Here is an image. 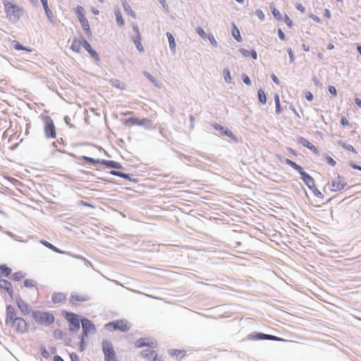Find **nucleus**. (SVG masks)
Masks as SVG:
<instances>
[{
    "label": "nucleus",
    "mask_w": 361,
    "mask_h": 361,
    "mask_svg": "<svg viewBox=\"0 0 361 361\" xmlns=\"http://www.w3.org/2000/svg\"><path fill=\"white\" fill-rule=\"evenodd\" d=\"M54 361H64L60 356L56 355L54 357Z\"/></svg>",
    "instance_id": "nucleus-64"
},
{
    "label": "nucleus",
    "mask_w": 361,
    "mask_h": 361,
    "mask_svg": "<svg viewBox=\"0 0 361 361\" xmlns=\"http://www.w3.org/2000/svg\"><path fill=\"white\" fill-rule=\"evenodd\" d=\"M341 146L345 148V149L348 150V151H350L353 153H357V151L355 150V149L353 147V145H349V144H345V143H342L341 144Z\"/></svg>",
    "instance_id": "nucleus-41"
},
{
    "label": "nucleus",
    "mask_w": 361,
    "mask_h": 361,
    "mask_svg": "<svg viewBox=\"0 0 361 361\" xmlns=\"http://www.w3.org/2000/svg\"><path fill=\"white\" fill-rule=\"evenodd\" d=\"M346 185L347 183L345 178L341 176H338L332 180L329 188L333 192H337L343 190Z\"/></svg>",
    "instance_id": "nucleus-9"
},
{
    "label": "nucleus",
    "mask_w": 361,
    "mask_h": 361,
    "mask_svg": "<svg viewBox=\"0 0 361 361\" xmlns=\"http://www.w3.org/2000/svg\"><path fill=\"white\" fill-rule=\"evenodd\" d=\"M50 250L56 252H58V253H63V251L60 250L59 248H57L56 247H55L54 245H51L50 247H49Z\"/></svg>",
    "instance_id": "nucleus-55"
},
{
    "label": "nucleus",
    "mask_w": 361,
    "mask_h": 361,
    "mask_svg": "<svg viewBox=\"0 0 361 361\" xmlns=\"http://www.w3.org/2000/svg\"><path fill=\"white\" fill-rule=\"evenodd\" d=\"M172 355L177 357H183L185 355V351L183 350H175Z\"/></svg>",
    "instance_id": "nucleus-37"
},
{
    "label": "nucleus",
    "mask_w": 361,
    "mask_h": 361,
    "mask_svg": "<svg viewBox=\"0 0 361 361\" xmlns=\"http://www.w3.org/2000/svg\"><path fill=\"white\" fill-rule=\"evenodd\" d=\"M14 43V48L16 49V50H24V51H28V52H30L31 51V49H27L26 47L22 46L19 42H18L17 41H14L13 42Z\"/></svg>",
    "instance_id": "nucleus-35"
},
{
    "label": "nucleus",
    "mask_w": 361,
    "mask_h": 361,
    "mask_svg": "<svg viewBox=\"0 0 361 361\" xmlns=\"http://www.w3.org/2000/svg\"><path fill=\"white\" fill-rule=\"evenodd\" d=\"M285 162L288 165L291 166L293 169L299 172V173L301 176L302 180L310 189H312L315 186V182L314 178L307 173L305 172L303 169L300 166L298 165L296 163H295L294 161H291L289 159H286Z\"/></svg>",
    "instance_id": "nucleus-4"
},
{
    "label": "nucleus",
    "mask_w": 361,
    "mask_h": 361,
    "mask_svg": "<svg viewBox=\"0 0 361 361\" xmlns=\"http://www.w3.org/2000/svg\"><path fill=\"white\" fill-rule=\"evenodd\" d=\"M84 48L85 49V50L88 52L90 51H91V49H92L91 45L90 44L89 42H87V41L85 40L84 41Z\"/></svg>",
    "instance_id": "nucleus-50"
},
{
    "label": "nucleus",
    "mask_w": 361,
    "mask_h": 361,
    "mask_svg": "<svg viewBox=\"0 0 361 361\" xmlns=\"http://www.w3.org/2000/svg\"><path fill=\"white\" fill-rule=\"evenodd\" d=\"M324 16L327 18H331V12H330V11L329 9H325Z\"/></svg>",
    "instance_id": "nucleus-62"
},
{
    "label": "nucleus",
    "mask_w": 361,
    "mask_h": 361,
    "mask_svg": "<svg viewBox=\"0 0 361 361\" xmlns=\"http://www.w3.org/2000/svg\"><path fill=\"white\" fill-rule=\"evenodd\" d=\"M17 305L23 314H27L30 311L29 305L22 299H18L16 301Z\"/></svg>",
    "instance_id": "nucleus-21"
},
{
    "label": "nucleus",
    "mask_w": 361,
    "mask_h": 361,
    "mask_svg": "<svg viewBox=\"0 0 361 361\" xmlns=\"http://www.w3.org/2000/svg\"><path fill=\"white\" fill-rule=\"evenodd\" d=\"M341 123L343 126H346L349 125V122L345 116L341 117Z\"/></svg>",
    "instance_id": "nucleus-51"
},
{
    "label": "nucleus",
    "mask_w": 361,
    "mask_h": 361,
    "mask_svg": "<svg viewBox=\"0 0 361 361\" xmlns=\"http://www.w3.org/2000/svg\"><path fill=\"white\" fill-rule=\"evenodd\" d=\"M50 250L56 252H58V253H63V251L60 250L59 248H57L56 247H55L54 245H51L50 247H49Z\"/></svg>",
    "instance_id": "nucleus-54"
},
{
    "label": "nucleus",
    "mask_w": 361,
    "mask_h": 361,
    "mask_svg": "<svg viewBox=\"0 0 361 361\" xmlns=\"http://www.w3.org/2000/svg\"><path fill=\"white\" fill-rule=\"evenodd\" d=\"M70 357H71V361H80L79 357L75 353H71Z\"/></svg>",
    "instance_id": "nucleus-48"
},
{
    "label": "nucleus",
    "mask_w": 361,
    "mask_h": 361,
    "mask_svg": "<svg viewBox=\"0 0 361 361\" xmlns=\"http://www.w3.org/2000/svg\"><path fill=\"white\" fill-rule=\"evenodd\" d=\"M305 97L308 101H312L313 99V94L309 92L306 94Z\"/></svg>",
    "instance_id": "nucleus-58"
},
{
    "label": "nucleus",
    "mask_w": 361,
    "mask_h": 361,
    "mask_svg": "<svg viewBox=\"0 0 361 361\" xmlns=\"http://www.w3.org/2000/svg\"><path fill=\"white\" fill-rule=\"evenodd\" d=\"M88 53L93 59H94L97 61H99V56L95 50L92 49H91V51H88Z\"/></svg>",
    "instance_id": "nucleus-42"
},
{
    "label": "nucleus",
    "mask_w": 361,
    "mask_h": 361,
    "mask_svg": "<svg viewBox=\"0 0 361 361\" xmlns=\"http://www.w3.org/2000/svg\"><path fill=\"white\" fill-rule=\"evenodd\" d=\"M151 123L150 120L147 118H142L140 119L138 118L135 117H131L128 119H126L124 121V124L126 125H130V126H145V125H149Z\"/></svg>",
    "instance_id": "nucleus-13"
},
{
    "label": "nucleus",
    "mask_w": 361,
    "mask_h": 361,
    "mask_svg": "<svg viewBox=\"0 0 361 361\" xmlns=\"http://www.w3.org/2000/svg\"><path fill=\"white\" fill-rule=\"evenodd\" d=\"M40 242H41L42 244H43L44 246H46L48 248L51 245V243H49L48 241H46V240H41Z\"/></svg>",
    "instance_id": "nucleus-61"
},
{
    "label": "nucleus",
    "mask_w": 361,
    "mask_h": 361,
    "mask_svg": "<svg viewBox=\"0 0 361 361\" xmlns=\"http://www.w3.org/2000/svg\"><path fill=\"white\" fill-rule=\"evenodd\" d=\"M302 144L304 147L308 148L310 150H311L313 153L317 154L319 151L317 149V148L313 145L311 142H310L308 140H303L302 141Z\"/></svg>",
    "instance_id": "nucleus-24"
},
{
    "label": "nucleus",
    "mask_w": 361,
    "mask_h": 361,
    "mask_svg": "<svg viewBox=\"0 0 361 361\" xmlns=\"http://www.w3.org/2000/svg\"><path fill=\"white\" fill-rule=\"evenodd\" d=\"M89 299L88 296L83 294H74L70 298V302L72 304H76L78 302H85Z\"/></svg>",
    "instance_id": "nucleus-20"
},
{
    "label": "nucleus",
    "mask_w": 361,
    "mask_h": 361,
    "mask_svg": "<svg viewBox=\"0 0 361 361\" xmlns=\"http://www.w3.org/2000/svg\"><path fill=\"white\" fill-rule=\"evenodd\" d=\"M329 92L334 97L337 95V91L334 86H329Z\"/></svg>",
    "instance_id": "nucleus-47"
},
{
    "label": "nucleus",
    "mask_w": 361,
    "mask_h": 361,
    "mask_svg": "<svg viewBox=\"0 0 361 361\" xmlns=\"http://www.w3.org/2000/svg\"><path fill=\"white\" fill-rule=\"evenodd\" d=\"M85 39H78V38H74L73 42H72V44H71V49L74 51V52H76V53H80V51H81V48L82 47H84V41Z\"/></svg>",
    "instance_id": "nucleus-18"
},
{
    "label": "nucleus",
    "mask_w": 361,
    "mask_h": 361,
    "mask_svg": "<svg viewBox=\"0 0 361 361\" xmlns=\"http://www.w3.org/2000/svg\"><path fill=\"white\" fill-rule=\"evenodd\" d=\"M259 101L261 104H265L267 102V97L264 92L262 90H259L257 92Z\"/></svg>",
    "instance_id": "nucleus-28"
},
{
    "label": "nucleus",
    "mask_w": 361,
    "mask_h": 361,
    "mask_svg": "<svg viewBox=\"0 0 361 361\" xmlns=\"http://www.w3.org/2000/svg\"><path fill=\"white\" fill-rule=\"evenodd\" d=\"M225 75V80L228 83H230L231 82V76L230 74V71L228 70H226L224 71Z\"/></svg>",
    "instance_id": "nucleus-45"
},
{
    "label": "nucleus",
    "mask_w": 361,
    "mask_h": 361,
    "mask_svg": "<svg viewBox=\"0 0 361 361\" xmlns=\"http://www.w3.org/2000/svg\"><path fill=\"white\" fill-rule=\"evenodd\" d=\"M0 288L5 290L11 296V298L13 297V286L11 283L5 279L0 280Z\"/></svg>",
    "instance_id": "nucleus-16"
},
{
    "label": "nucleus",
    "mask_w": 361,
    "mask_h": 361,
    "mask_svg": "<svg viewBox=\"0 0 361 361\" xmlns=\"http://www.w3.org/2000/svg\"><path fill=\"white\" fill-rule=\"evenodd\" d=\"M111 174L116 176H119L121 178H123L125 179H130L129 175L127 173H123L122 172L118 171H111Z\"/></svg>",
    "instance_id": "nucleus-33"
},
{
    "label": "nucleus",
    "mask_w": 361,
    "mask_h": 361,
    "mask_svg": "<svg viewBox=\"0 0 361 361\" xmlns=\"http://www.w3.org/2000/svg\"><path fill=\"white\" fill-rule=\"evenodd\" d=\"M249 340H271V341H282L281 338L275 336L265 334L263 333H252L247 336Z\"/></svg>",
    "instance_id": "nucleus-10"
},
{
    "label": "nucleus",
    "mask_w": 361,
    "mask_h": 361,
    "mask_svg": "<svg viewBox=\"0 0 361 361\" xmlns=\"http://www.w3.org/2000/svg\"><path fill=\"white\" fill-rule=\"evenodd\" d=\"M141 355L143 357L147 360H153V358L157 355L154 350L146 349L141 352Z\"/></svg>",
    "instance_id": "nucleus-22"
},
{
    "label": "nucleus",
    "mask_w": 361,
    "mask_h": 361,
    "mask_svg": "<svg viewBox=\"0 0 361 361\" xmlns=\"http://www.w3.org/2000/svg\"><path fill=\"white\" fill-rule=\"evenodd\" d=\"M102 346L105 361H118L111 343L108 341H103Z\"/></svg>",
    "instance_id": "nucleus-7"
},
{
    "label": "nucleus",
    "mask_w": 361,
    "mask_h": 361,
    "mask_svg": "<svg viewBox=\"0 0 361 361\" xmlns=\"http://www.w3.org/2000/svg\"><path fill=\"white\" fill-rule=\"evenodd\" d=\"M288 54L290 56V61L293 62L294 61V56H293V53L290 49L288 51Z\"/></svg>",
    "instance_id": "nucleus-60"
},
{
    "label": "nucleus",
    "mask_w": 361,
    "mask_h": 361,
    "mask_svg": "<svg viewBox=\"0 0 361 361\" xmlns=\"http://www.w3.org/2000/svg\"><path fill=\"white\" fill-rule=\"evenodd\" d=\"M44 130L47 138L54 139L56 137V130L53 120L49 116H46L44 119Z\"/></svg>",
    "instance_id": "nucleus-8"
},
{
    "label": "nucleus",
    "mask_w": 361,
    "mask_h": 361,
    "mask_svg": "<svg viewBox=\"0 0 361 361\" xmlns=\"http://www.w3.org/2000/svg\"><path fill=\"white\" fill-rule=\"evenodd\" d=\"M243 82L246 85H251V80H250V78L247 75H243Z\"/></svg>",
    "instance_id": "nucleus-53"
},
{
    "label": "nucleus",
    "mask_w": 361,
    "mask_h": 361,
    "mask_svg": "<svg viewBox=\"0 0 361 361\" xmlns=\"http://www.w3.org/2000/svg\"><path fill=\"white\" fill-rule=\"evenodd\" d=\"M0 271L5 276H8L11 274V269L4 264L0 265Z\"/></svg>",
    "instance_id": "nucleus-29"
},
{
    "label": "nucleus",
    "mask_w": 361,
    "mask_h": 361,
    "mask_svg": "<svg viewBox=\"0 0 361 361\" xmlns=\"http://www.w3.org/2000/svg\"><path fill=\"white\" fill-rule=\"evenodd\" d=\"M133 29L135 33L136 34V37L133 39V42L135 44L137 50L140 52H143L144 51V47H143V46H142V44L141 43L142 38H141V35H140L139 28H138L137 25H134L133 26Z\"/></svg>",
    "instance_id": "nucleus-14"
},
{
    "label": "nucleus",
    "mask_w": 361,
    "mask_h": 361,
    "mask_svg": "<svg viewBox=\"0 0 361 361\" xmlns=\"http://www.w3.org/2000/svg\"><path fill=\"white\" fill-rule=\"evenodd\" d=\"M24 286L27 288H32L35 286V282L32 279H25L24 281Z\"/></svg>",
    "instance_id": "nucleus-40"
},
{
    "label": "nucleus",
    "mask_w": 361,
    "mask_h": 361,
    "mask_svg": "<svg viewBox=\"0 0 361 361\" xmlns=\"http://www.w3.org/2000/svg\"><path fill=\"white\" fill-rule=\"evenodd\" d=\"M272 14L276 20H282L281 14L280 11L279 10H277L276 8H274L272 9Z\"/></svg>",
    "instance_id": "nucleus-39"
},
{
    "label": "nucleus",
    "mask_w": 361,
    "mask_h": 361,
    "mask_svg": "<svg viewBox=\"0 0 361 361\" xmlns=\"http://www.w3.org/2000/svg\"><path fill=\"white\" fill-rule=\"evenodd\" d=\"M232 35H233V37L238 42H241L242 41V38H241V36H240V31H239V30L235 25L233 26V30H232Z\"/></svg>",
    "instance_id": "nucleus-30"
},
{
    "label": "nucleus",
    "mask_w": 361,
    "mask_h": 361,
    "mask_svg": "<svg viewBox=\"0 0 361 361\" xmlns=\"http://www.w3.org/2000/svg\"><path fill=\"white\" fill-rule=\"evenodd\" d=\"M115 16H116V22H117L118 25L121 27L123 26L125 22L122 17L121 12L119 10L116 11Z\"/></svg>",
    "instance_id": "nucleus-27"
},
{
    "label": "nucleus",
    "mask_w": 361,
    "mask_h": 361,
    "mask_svg": "<svg viewBox=\"0 0 361 361\" xmlns=\"http://www.w3.org/2000/svg\"><path fill=\"white\" fill-rule=\"evenodd\" d=\"M105 328L109 331L120 330L123 332L128 331L130 329V324L124 319H118L109 322L105 325Z\"/></svg>",
    "instance_id": "nucleus-6"
},
{
    "label": "nucleus",
    "mask_w": 361,
    "mask_h": 361,
    "mask_svg": "<svg viewBox=\"0 0 361 361\" xmlns=\"http://www.w3.org/2000/svg\"><path fill=\"white\" fill-rule=\"evenodd\" d=\"M271 78H272L273 81H274L276 85H279V84H280V82H279V80L278 78H277L274 74H273V75H271Z\"/></svg>",
    "instance_id": "nucleus-59"
},
{
    "label": "nucleus",
    "mask_w": 361,
    "mask_h": 361,
    "mask_svg": "<svg viewBox=\"0 0 361 361\" xmlns=\"http://www.w3.org/2000/svg\"><path fill=\"white\" fill-rule=\"evenodd\" d=\"M296 8L300 11L301 13H305V7L300 4H298L296 5Z\"/></svg>",
    "instance_id": "nucleus-56"
},
{
    "label": "nucleus",
    "mask_w": 361,
    "mask_h": 361,
    "mask_svg": "<svg viewBox=\"0 0 361 361\" xmlns=\"http://www.w3.org/2000/svg\"><path fill=\"white\" fill-rule=\"evenodd\" d=\"M123 7H124L125 11L129 15H130L133 18H136L135 13L131 9L130 6L127 3L123 4Z\"/></svg>",
    "instance_id": "nucleus-32"
},
{
    "label": "nucleus",
    "mask_w": 361,
    "mask_h": 361,
    "mask_svg": "<svg viewBox=\"0 0 361 361\" xmlns=\"http://www.w3.org/2000/svg\"><path fill=\"white\" fill-rule=\"evenodd\" d=\"M78 18L80 23V25L88 37H91L92 35L90 25L87 18L85 16V9L81 6H78L75 9Z\"/></svg>",
    "instance_id": "nucleus-5"
},
{
    "label": "nucleus",
    "mask_w": 361,
    "mask_h": 361,
    "mask_svg": "<svg viewBox=\"0 0 361 361\" xmlns=\"http://www.w3.org/2000/svg\"><path fill=\"white\" fill-rule=\"evenodd\" d=\"M208 39L210 41L211 44L214 46H216L217 45V42L216 41L215 38L214 37L213 35H209L208 36Z\"/></svg>",
    "instance_id": "nucleus-52"
},
{
    "label": "nucleus",
    "mask_w": 361,
    "mask_h": 361,
    "mask_svg": "<svg viewBox=\"0 0 361 361\" xmlns=\"http://www.w3.org/2000/svg\"><path fill=\"white\" fill-rule=\"evenodd\" d=\"M4 9L6 18L13 23L19 21L24 14L23 8L13 1H4Z\"/></svg>",
    "instance_id": "nucleus-2"
},
{
    "label": "nucleus",
    "mask_w": 361,
    "mask_h": 361,
    "mask_svg": "<svg viewBox=\"0 0 361 361\" xmlns=\"http://www.w3.org/2000/svg\"><path fill=\"white\" fill-rule=\"evenodd\" d=\"M214 128L216 130H219L222 135H226V136L229 137L230 138H231L232 140H236V137L232 133V132L230 131L229 130L226 129V128L223 127L222 126L216 123L214 125Z\"/></svg>",
    "instance_id": "nucleus-17"
},
{
    "label": "nucleus",
    "mask_w": 361,
    "mask_h": 361,
    "mask_svg": "<svg viewBox=\"0 0 361 361\" xmlns=\"http://www.w3.org/2000/svg\"><path fill=\"white\" fill-rule=\"evenodd\" d=\"M312 190L313 194L320 200H323L324 195L315 188V186L311 189Z\"/></svg>",
    "instance_id": "nucleus-34"
},
{
    "label": "nucleus",
    "mask_w": 361,
    "mask_h": 361,
    "mask_svg": "<svg viewBox=\"0 0 361 361\" xmlns=\"http://www.w3.org/2000/svg\"><path fill=\"white\" fill-rule=\"evenodd\" d=\"M274 101H275V104H276V113L277 114H279L281 113V108L279 96L278 94H276L274 96Z\"/></svg>",
    "instance_id": "nucleus-31"
},
{
    "label": "nucleus",
    "mask_w": 361,
    "mask_h": 361,
    "mask_svg": "<svg viewBox=\"0 0 361 361\" xmlns=\"http://www.w3.org/2000/svg\"><path fill=\"white\" fill-rule=\"evenodd\" d=\"M256 14L257 16V17L261 20H263L264 19V14L263 13L262 11L261 10H257L256 11Z\"/></svg>",
    "instance_id": "nucleus-49"
},
{
    "label": "nucleus",
    "mask_w": 361,
    "mask_h": 361,
    "mask_svg": "<svg viewBox=\"0 0 361 361\" xmlns=\"http://www.w3.org/2000/svg\"><path fill=\"white\" fill-rule=\"evenodd\" d=\"M82 327L84 336H87L89 334H93L96 331L95 326L87 319L82 320Z\"/></svg>",
    "instance_id": "nucleus-12"
},
{
    "label": "nucleus",
    "mask_w": 361,
    "mask_h": 361,
    "mask_svg": "<svg viewBox=\"0 0 361 361\" xmlns=\"http://www.w3.org/2000/svg\"><path fill=\"white\" fill-rule=\"evenodd\" d=\"M24 276L21 272H16L12 275V279L16 281H20Z\"/></svg>",
    "instance_id": "nucleus-38"
},
{
    "label": "nucleus",
    "mask_w": 361,
    "mask_h": 361,
    "mask_svg": "<svg viewBox=\"0 0 361 361\" xmlns=\"http://www.w3.org/2000/svg\"><path fill=\"white\" fill-rule=\"evenodd\" d=\"M155 345L156 342L147 338H140L135 341V346L138 348L145 346L154 347Z\"/></svg>",
    "instance_id": "nucleus-15"
},
{
    "label": "nucleus",
    "mask_w": 361,
    "mask_h": 361,
    "mask_svg": "<svg viewBox=\"0 0 361 361\" xmlns=\"http://www.w3.org/2000/svg\"><path fill=\"white\" fill-rule=\"evenodd\" d=\"M100 164H103V165L106 166L107 168H110V169H119L122 168V166L120 163L116 162L115 161H112V160L102 159L100 161Z\"/></svg>",
    "instance_id": "nucleus-19"
},
{
    "label": "nucleus",
    "mask_w": 361,
    "mask_h": 361,
    "mask_svg": "<svg viewBox=\"0 0 361 361\" xmlns=\"http://www.w3.org/2000/svg\"><path fill=\"white\" fill-rule=\"evenodd\" d=\"M284 21H285L286 24L289 27H292V26H293V21H292V20L288 16H286V17L284 18Z\"/></svg>",
    "instance_id": "nucleus-46"
},
{
    "label": "nucleus",
    "mask_w": 361,
    "mask_h": 361,
    "mask_svg": "<svg viewBox=\"0 0 361 361\" xmlns=\"http://www.w3.org/2000/svg\"><path fill=\"white\" fill-rule=\"evenodd\" d=\"M325 160L327 164H329V165H331L332 166H334L336 164V161L329 156H326Z\"/></svg>",
    "instance_id": "nucleus-43"
},
{
    "label": "nucleus",
    "mask_w": 361,
    "mask_h": 361,
    "mask_svg": "<svg viewBox=\"0 0 361 361\" xmlns=\"http://www.w3.org/2000/svg\"><path fill=\"white\" fill-rule=\"evenodd\" d=\"M66 319L70 323V330L78 331L80 329V321L77 314L67 313Z\"/></svg>",
    "instance_id": "nucleus-11"
},
{
    "label": "nucleus",
    "mask_w": 361,
    "mask_h": 361,
    "mask_svg": "<svg viewBox=\"0 0 361 361\" xmlns=\"http://www.w3.org/2000/svg\"><path fill=\"white\" fill-rule=\"evenodd\" d=\"M196 31L197 32V34L202 37V38H206L207 37V34L206 32H204V30L200 27H198L197 29H196Z\"/></svg>",
    "instance_id": "nucleus-44"
},
{
    "label": "nucleus",
    "mask_w": 361,
    "mask_h": 361,
    "mask_svg": "<svg viewBox=\"0 0 361 361\" xmlns=\"http://www.w3.org/2000/svg\"><path fill=\"white\" fill-rule=\"evenodd\" d=\"M32 317L37 324L42 326H49L52 324L55 320L53 314L39 310L32 311Z\"/></svg>",
    "instance_id": "nucleus-3"
},
{
    "label": "nucleus",
    "mask_w": 361,
    "mask_h": 361,
    "mask_svg": "<svg viewBox=\"0 0 361 361\" xmlns=\"http://www.w3.org/2000/svg\"><path fill=\"white\" fill-rule=\"evenodd\" d=\"M5 322L17 334H22L27 331V322L23 318L16 316L15 307L11 305L6 306Z\"/></svg>",
    "instance_id": "nucleus-1"
},
{
    "label": "nucleus",
    "mask_w": 361,
    "mask_h": 361,
    "mask_svg": "<svg viewBox=\"0 0 361 361\" xmlns=\"http://www.w3.org/2000/svg\"><path fill=\"white\" fill-rule=\"evenodd\" d=\"M42 4V6H43V8L44 9V11L47 16L48 18H51L52 16V12L50 10L49 7V5H48V0H40Z\"/></svg>",
    "instance_id": "nucleus-26"
},
{
    "label": "nucleus",
    "mask_w": 361,
    "mask_h": 361,
    "mask_svg": "<svg viewBox=\"0 0 361 361\" xmlns=\"http://www.w3.org/2000/svg\"><path fill=\"white\" fill-rule=\"evenodd\" d=\"M82 159L85 160L87 163H90V164H100V161H101V160H99V159L95 160L93 158H91V157H86V156H83L82 157Z\"/></svg>",
    "instance_id": "nucleus-36"
},
{
    "label": "nucleus",
    "mask_w": 361,
    "mask_h": 361,
    "mask_svg": "<svg viewBox=\"0 0 361 361\" xmlns=\"http://www.w3.org/2000/svg\"><path fill=\"white\" fill-rule=\"evenodd\" d=\"M66 300V295L62 293H55L52 295V301L55 303L61 302Z\"/></svg>",
    "instance_id": "nucleus-23"
},
{
    "label": "nucleus",
    "mask_w": 361,
    "mask_h": 361,
    "mask_svg": "<svg viewBox=\"0 0 361 361\" xmlns=\"http://www.w3.org/2000/svg\"><path fill=\"white\" fill-rule=\"evenodd\" d=\"M166 36L169 39V46H170L171 49L175 52L176 44L175 39H174L173 36L170 32H167Z\"/></svg>",
    "instance_id": "nucleus-25"
},
{
    "label": "nucleus",
    "mask_w": 361,
    "mask_h": 361,
    "mask_svg": "<svg viewBox=\"0 0 361 361\" xmlns=\"http://www.w3.org/2000/svg\"><path fill=\"white\" fill-rule=\"evenodd\" d=\"M355 104H356L359 107H360V108H361V99H359V98H355Z\"/></svg>",
    "instance_id": "nucleus-63"
},
{
    "label": "nucleus",
    "mask_w": 361,
    "mask_h": 361,
    "mask_svg": "<svg viewBox=\"0 0 361 361\" xmlns=\"http://www.w3.org/2000/svg\"><path fill=\"white\" fill-rule=\"evenodd\" d=\"M278 35H279V38L281 40H285L286 36H285L284 33L283 32V31L281 29H279L278 30Z\"/></svg>",
    "instance_id": "nucleus-57"
}]
</instances>
